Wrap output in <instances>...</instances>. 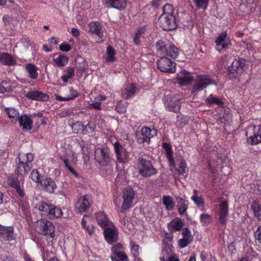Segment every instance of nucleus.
Wrapping results in <instances>:
<instances>
[{"label": "nucleus", "instance_id": "f257e3e1", "mask_svg": "<svg viewBox=\"0 0 261 261\" xmlns=\"http://www.w3.org/2000/svg\"><path fill=\"white\" fill-rule=\"evenodd\" d=\"M34 156L31 153H19L16 159L15 173L19 177L25 176L33 167Z\"/></svg>", "mask_w": 261, "mask_h": 261}, {"label": "nucleus", "instance_id": "f03ea898", "mask_svg": "<svg viewBox=\"0 0 261 261\" xmlns=\"http://www.w3.org/2000/svg\"><path fill=\"white\" fill-rule=\"evenodd\" d=\"M215 84V80L209 74L197 75L193 79L191 93L201 91L210 85Z\"/></svg>", "mask_w": 261, "mask_h": 261}, {"label": "nucleus", "instance_id": "7ed1b4c3", "mask_svg": "<svg viewBox=\"0 0 261 261\" xmlns=\"http://www.w3.org/2000/svg\"><path fill=\"white\" fill-rule=\"evenodd\" d=\"M137 169L139 174L145 178L155 175L158 173L157 169L153 167L151 161L142 157H139L138 159Z\"/></svg>", "mask_w": 261, "mask_h": 261}, {"label": "nucleus", "instance_id": "20e7f679", "mask_svg": "<svg viewBox=\"0 0 261 261\" xmlns=\"http://www.w3.org/2000/svg\"><path fill=\"white\" fill-rule=\"evenodd\" d=\"M38 208L42 216L47 217L50 219L60 218L63 214L61 208L46 202L39 203Z\"/></svg>", "mask_w": 261, "mask_h": 261}, {"label": "nucleus", "instance_id": "39448f33", "mask_svg": "<svg viewBox=\"0 0 261 261\" xmlns=\"http://www.w3.org/2000/svg\"><path fill=\"white\" fill-rule=\"evenodd\" d=\"M245 135L248 137V144L255 145L261 143V124L248 126L246 129Z\"/></svg>", "mask_w": 261, "mask_h": 261}, {"label": "nucleus", "instance_id": "423d86ee", "mask_svg": "<svg viewBox=\"0 0 261 261\" xmlns=\"http://www.w3.org/2000/svg\"><path fill=\"white\" fill-rule=\"evenodd\" d=\"M37 232L48 238L55 237V227L53 223L46 219H42L37 221L35 226Z\"/></svg>", "mask_w": 261, "mask_h": 261}, {"label": "nucleus", "instance_id": "0eeeda50", "mask_svg": "<svg viewBox=\"0 0 261 261\" xmlns=\"http://www.w3.org/2000/svg\"><path fill=\"white\" fill-rule=\"evenodd\" d=\"M246 61L243 58H239L234 60L231 65L228 67V76L231 79H236L244 71L243 68L245 65Z\"/></svg>", "mask_w": 261, "mask_h": 261}, {"label": "nucleus", "instance_id": "6e6552de", "mask_svg": "<svg viewBox=\"0 0 261 261\" xmlns=\"http://www.w3.org/2000/svg\"><path fill=\"white\" fill-rule=\"evenodd\" d=\"M156 135V129H151L147 126L143 127L140 131L136 133L137 141L139 144L149 143L150 139Z\"/></svg>", "mask_w": 261, "mask_h": 261}, {"label": "nucleus", "instance_id": "1a4fd4ad", "mask_svg": "<svg viewBox=\"0 0 261 261\" xmlns=\"http://www.w3.org/2000/svg\"><path fill=\"white\" fill-rule=\"evenodd\" d=\"M135 192L129 187H126L123 191V203L121 205L122 212H125L133 206V201L135 198Z\"/></svg>", "mask_w": 261, "mask_h": 261}, {"label": "nucleus", "instance_id": "9d476101", "mask_svg": "<svg viewBox=\"0 0 261 261\" xmlns=\"http://www.w3.org/2000/svg\"><path fill=\"white\" fill-rule=\"evenodd\" d=\"M160 27L166 31L175 29L177 27L175 17L174 15H166L162 14L159 18Z\"/></svg>", "mask_w": 261, "mask_h": 261}, {"label": "nucleus", "instance_id": "9b49d317", "mask_svg": "<svg viewBox=\"0 0 261 261\" xmlns=\"http://www.w3.org/2000/svg\"><path fill=\"white\" fill-rule=\"evenodd\" d=\"M113 146L117 159L120 163H125L130 160V152L126 150L124 145L116 142Z\"/></svg>", "mask_w": 261, "mask_h": 261}, {"label": "nucleus", "instance_id": "f8f14e48", "mask_svg": "<svg viewBox=\"0 0 261 261\" xmlns=\"http://www.w3.org/2000/svg\"><path fill=\"white\" fill-rule=\"evenodd\" d=\"M103 236L106 241L110 245L117 242L119 238V231L114 223L104 228Z\"/></svg>", "mask_w": 261, "mask_h": 261}, {"label": "nucleus", "instance_id": "ddd939ff", "mask_svg": "<svg viewBox=\"0 0 261 261\" xmlns=\"http://www.w3.org/2000/svg\"><path fill=\"white\" fill-rule=\"evenodd\" d=\"M164 103L165 108L170 112L177 113L180 109L181 102L177 96L166 95L164 97Z\"/></svg>", "mask_w": 261, "mask_h": 261}, {"label": "nucleus", "instance_id": "4468645a", "mask_svg": "<svg viewBox=\"0 0 261 261\" xmlns=\"http://www.w3.org/2000/svg\"><path fill=\"white\" fill-rule=\"evenodd\" d=\"M158 69L162 72L174 73L176 70L175 63L167 57H162L157 63Z\"/></svg>", "mask_w": 261, "mask_h": 261}, {"label": "nucleus", "instance_id": "2eb2a0df", "mask_svg": "<svg viewBox=\"0 0 261 261\" xmlns=\"http://www.w3.org/2000/svg\"><path fill=\"white\" fill-rule=\"evenodd\" d=\"M215 202H219V222L222 224L226 223L227 217L228 215V204L226 200L223 198H219Z\"/></svg>", "mask_w": 261, "mask_h": 261}, {"label": "nucleus", "instance_id": "dca6fc26", "mask_svg": "<svg viewBox=\"0 0 261 261\" xmlns=\"http://www.w3.org/2000/svg\"><path fill=\"white\" fill-rule=\"evenodd\" d=\"M92 202V198L89 195L80 197L75 205L76 211L79 213L85 212L90 207Z\"/></svg>", "mask_w": 261, "mask_h": 261}, {"label": "nucleus", "instance_id": "f3484780", "mask_svg": "<svg viewBox=\"0 0 261 261\" xmlns=\"http://www.w3.org/2000/svg\"><path fill=\"white\" fill-rule=\"evenodd\" d=\"M95 159L100 166H105L110 160L108 149L98 148L95 151Z\"/></svg>", "mask_w": 261, "mask_h": 261}, {"label": "nucleus", "instance_id": "a211bd4d", "mask_svg": "<svg viewBox=\"0 0 261 261\" xmlns=\"http://www.w3.org/2000/svg\"><path fill=\"white\" fill-rule=\"evenodd\" d=\"M37 186L42 190L49 193H54L57 187L55 181L50 177L43 178Z\"/></svg>", "mask_w": 261, "mask_h": 261}, {"label": "nucleus", "instance_id": "6ab92c4d", "mask_svg": "<svg viewBox=\"0 0 261 261\" xmlns=\"http://www.w3.org/2000/svg\"><path fill=\"white\" fill-rule=\"evenodd\" d=\"M0 238L5 241H11L15 239L14 227L0 224Z\"/></svg>", "mask_w": 261, "mask_h": 261}, {"label": "nucleus", "instance_id": "aec40b11", "mask_svg": "<svg viewBox=\"0 0 261 261\" xmlns=\"http://www.w3.org/2000/svg\"><path fill=\"white\" fill-rule=\"evenodd\" d=\"M103 4L108 8L123 10L126 5V0H102Z\"/></svg>", "mask_w": 261, "mask_h": 261}, {"label": "nucleus", "instance_id": "412c9836", "mask_svg": "<svg viewBox=\"0 0 261 261\" xmlns=\"http://www.w3.org/2000/svg\"><path fill=\"white\" fill-rule=\"evenodd\" d=\"M25 96L33 100L46 101L49 99L47 94L37 90H30L25 94Z\"/></svg>", "mask_w": 261, "mask_h": 261}, {"label": "nucleus", "instance_id": "4be33fe9", "mask_svg": "<svg viewBox=\"0 0 261 261\" xmlns=\"http://www.w3.org/2000/svg\"><path fill=\"white\" fill-rule=\"evenodd\" d=\"M95 215L98 224L103 229L113 224L103 212H99Z\"/></svg>", "mask_w": 261, "mask_h": 261}, {"label": "nucleus", "instance_id": "5701e85b", "mask_svg": "<svg viewBox=\"0 0 261 261\" xmlns=\"http://www.w3.org/2000/svg\"><path fill=\"white\" fill-rule=\"evenodd\" d=\"M61 159L70 172L75 176H78L77 173L73 168V165L76 164L77 161L76 158L74 155L73 154H68L66 157H62Z\"/></svg>", "mask_w": 261, "mask_h": 261}, {"label": "nucleus", "instance_id": "b1692460", "mask_svg": "<svg viewBox=\"0 0 261 261\" xmlns=\"http://www.w3.org/2000/svg\"><path fill=\"white\" fill-rule=\"evenodd\" d=\"M61 159L70 172L75 176H78L77 173L73 168V165L76 164L77 161L76 158L74 155L73 154H68L66 157H62Z\"/></svg>", "mask_w": 261, "mask_h": 261}, {"label": "nucleus", "instance_id": "393cba45", "mask_svg": "<svg viewBox=\"0 0 261 261\" xmlns=\"http://www.w3.org/2000/svg\"><path fill=\"white\" fill-rule=\"evenodd\" d=\"M194 77L191 74L186 71L182 70L177 77V82L181 86H187L193 83Z\"/></svg>", "mask_w": 261, "mask_h": 261}, {"label": "nucleus", "instance_id": "a878e982", "mask_svg": "<svg viewBox=\"0 0 261 261\" xmlns=\"http://www.w3.org/2000/svg\"><path fill=\"white\" fill-rule=\"evenodd\" d=\"M89 32L95 34L101 39L103 36V27L101 24L98 21H92L88 24Z\"/></svg>", "mask_w": 261, "mask_h": 261}, {"label": "nucleus", "instance_id": "bb28decb", "mask_svg": "<svg viewBox=\"0 0 261 261\" xmlns=\"http://www.w3.org/2000/svg\"><path fill=\"white\" fill-rule=\"evenodd\" d=\"M227 33L223 32L216 38L215 43L217 47V49L220 51L222 49L227 48L230 42L226 40Z\"/></svg>", "mask_w": 261, "mask_h": 261}, {"label": "nucleus", "instance_id": "cd10ccee", "mask_svg": "<svg viewBox=\"0 0 261 261\" xmlns=\"http://www.w3.org/2000/svg\"><path fill=\"white\" fill-rule=\"evenodd\" d=\"M18 122L20 126L22 127V129L27 131L31 130L32 128L33 120L31 117L27 115H21L18 119Z\"/></svg>", "mask_w": 261, "mask_h": 261}, {"label": "nucleus", "instance_id": "c85d7f7f", "mask_svg": "<svg viewBox=\"0 0 261 261\" xmlns=\"http://www.w3.org/2000/svg\"><path fill=\"white\" fill-rule=\"evenodd\" d=\"M184 226V221L180 218H176L167 224V228L169 231H178Z\"/></svg>", "mask_w": 261, "mask_h": 261}, {"label": "nucleus", "instance_id": "c756f323", "mask_svg": "<svg viewBox=\"0 0 261 261\" xmlns=\"http://www.w3.org/2000/svg\"><path fill=\"white\" fill-rule=\"evenodd\" d=\"M106 97L104 95H98L95 97L94 101L89 103L87 107L89 109L101 110V102L106 100Z\"/></svg>", "mask_w": 261, "mask_h": 261}, {"label": "nucleus", "instance_id": "7c9ffc66", "mask_svg": "<svg viewBox=\"0 0 261 261\" xmlns=\"http://www.w3.org/2000/svg\"><path fill=\"white\" fill-rule=\"evenodd\" d=\"M0 63L8 66H14L16 64L15 60L8 53H0Z\"/></svg>", "mask_w": 261, "mask_h": 261}, {"label": "nucleus", "instance_id": "2f4dec72", "mask_svg": "<svg viewBox=\"0 0 261 261\" xmlns=\"http://www.w3.org/2000/svg\"><path fill=\"white\" fill-rule=\"evenodd\" d=\"M163 147L166 151V157L169 163V165L174 167L175 164L173 159V151L171 145L168 143H164L163 144Z\"/></svg>", "mask_w": 261, "mask_h": 261}, {"label": "nucleus", "instance_id": "473e14b6", "mask_svg": "<svg viewBox=\"0 0 261 261\" xmlns=\"http://www.w3.org/2000/svg\"><path fill=\"white\" fill-rule=\"evenodd\" d=\"M24 68L29 73V76L32 79H36L38 76V68L34 64H27L24 65Z\"/></svg>", "mask_w": 261, "mask_h": 261}, {"label": "nucleus", "instance_id": "72a5a7b5", "mask_svg": "<svg viewBox=\"0 0 261 261\" xmlns=\"http://www.w3.org/2000/svg\"><path fill=\"white\" fill-rule=\"evenodd\" d=\"M136 91V87L133 84H128L125 86L124 90L122 91V96L128 99L135 95Z\"/></svg>", "mask_w": 261, "mask_h": 261}, {"label": "nucleus", "instance_id": "f704fd0d", "mask_svg": "<svg viewBox=\"0 0 261 261\" xmlns=\"http://www.w3.org/2000/svg\"><path fill=\"white\" fill-rule=\"evenodd\" d=\"M146 29L145 27H140L134 34L133 42L136 45L141 43V39L144 38Z\"/></svg>", "mask_w": 261, "mask_h": 261}, {"label": "nucleus", "instance_id": "c9c22d12", "mask_svg": "<svg viewBox=\"0 0 261 261\" xmlns=\"http://www.w3.org/2000/svg\"><path fill=\"white\" fill-rule=\"evenodd\" d=\"M53 60L58 67H64L68 63L69 59L66 56L59 55L54 56Z\"/></svg>", "mask_w": 261, "mask_h": 261}, {"label": "nucleus", "instance_id": "e433bc0d", "mask_svg": "<svg viewBox=\"0 0 261 261\" xmlns=\"http://www.w3.org/2000/svg\"><path fill=\"white\" fill-rule=\"evenodd\" d=\"M74 68L68 67L64 71V74L61 76V79L64 83H68L74 76Z\"/></svg>", "mask_w": 261, "mask_h": 261}, {"label": "nucleus", "instance_id": "4c0bfd02", "mask_svg": "<svg viewBox=\"0 0 261 261\" xmlns=\"http://www.w3.org/2000/svg\"><path fill=\"white\" fill-rule=\"evenodd\" d=\"M189 205V202L182 198H180L177 203V209L180 215H183L187 211Z\"/></svg>", "mask_w": 261, "mask_h": 261}, {"label": "nucleus", "instance_id": "58836bf2", "mask_svg": "<svg viewBox=\"0 0 261 261\" xmlns=\"http://www.w3.org/2000/svg\"><path fill=\"white\" fill-rule=\"evenodd\" d=\"M130 253L133 258L138 257L140 255L141 247L132 239L129 241Z\"/></svg>", "mask_w": 261, "mask_h": 261}, {"label": "nucleus", "instance_id": "ea45409f", "mask_svg": "<svg viewBox=\"0 0 261 261\" xmlns=\"http://www.w3.org/2000/svg\"><path fill=\"white\" fill-rule=\"evenodd\" d=\"M89 218L87 216H84L82 219V226L90 236H91L94 232V227L92 225L88 224V220Z\"/></svg>", "mask_w": 261, "mask_h": 261}, {"label": "nucleus", "instance_id": "a19ab883", "mask_svg": "<svg viewBox=\"0 0 261 261\" xmlns=\"http://www.w3.org/2000/svg\"><path fill=\"white\" fill-rule=\"evenodd\" d=\"M164 55L175 59L179 55V50L175 46L168 45L166 48V51Z\"/></svg>", "mask_w": 261, "mask_h": 261}, {"label": "nucleus", "instance_id": "79ce46f5", "mask_svg": "<svg viewBox=\"0 0 261 261\" xmlns=\"http://www.w3.org/2000/svg\"><path fill=\"white\" fill-rule=\"evenodd\" d=\"M115 50L111 46L109 45L107 48V51L105 57V61L107 62H114L115 61Z\"/></svg>", "mask_w": 261, "mask_h": 261}, {"label": "nucleus", "instance_id": "37998d69", "mask_svg": "<svg viewBox=\"0 0 261 261\" xmlns=\"http://www.w3.org/2000/svg\"><path fill=\"white\" fill-rule=\"evenodd\" d=\"M198 191L194 190L193 191V195L191 199L194 201V203L198 207L203 206L204 203V199L201 196H199Z\"/></svg>", "mask_w": 261, "mask_h": 261}, {"label": "nucleus", "instance_id": "c03bdc74", "mask_svg": "<svg viewBox=\"0 0 261 261\" xmlns=\"http://www.w3.org/2000/svg\"><path fill=\"white\" fill-rule=\"evenodd\" d=\"M163 203L167 210L171 211L173 209L175 203L170 196H164L163 197Z\"/></svg>", "mask_w": 261, "mask_h": 261}, {"label": "nucleus", "instance_id": "a18cd8bd", "mask_svg": "<svg viewBox=\"0 0 261 261\" xmlns=\"http://www.w3.org/2000/svg\"><path fill=\"white\" fill-rule=\"evenodd\" d=\"M205 101L209 105H213L215 103L221 107L224 104L221 99L215 96L212 94L209 95V96L206 99Z\"/></svg>", "mask_w": 261, "mask_h": 261}, {"label": "nucleus", "instance_id": "49530a36", "mask_svg": "<svg viewBox=\"0 0 261 261\" xmlns=\"http://www.w3.org/2000/svg\"><path fill=\"white\" fill-rule=\"evenodd\" d=\"M121 226L123 230L126 233H129L132 229V225L126 217L120 220Z\"/></svg>", "mask_w": 261, "mask_h": 261}, {"label": "nucleus", "instance_id": "de8ad7c7", "mask_svg": "<svg viewBox=\"0 0 261 261\" xmlns=\"http://www.w3.org/2000/svg\"><path fill=\"white\" fill-rule=\"evenodd\" d=\"M172 253V249L171 248V246L167 243H166L165 242H163L162 250H161V254L164 255L165 256H171Z\"/></svg>", "mask_w": 261, "mask_h": 261}, {"label": "nucleus", "instance_id": "09e8293b", "mask_svg": "<svg viewBox=\"0 0 261 261\" xmlns=\"http://www.w3.org/2000/svg\"><path fill=\"white\" fill-rule=\"evenodd\" d=\"M5 111L10 118H16L18 120L20 117L19 113L17 109L12 108H6Z\"/></svg>", "mask_w": 261, "mask_h": 261}, {"label": "nucleus", "instance_id": "8fccbe9b", "mask_svg": "<svg viewBox=\"0 0 261 261\" xmlns=\"http://www.w3.org/2000/svg\"><path fill=\"white\" fill-rule=\"evenodd\" d=\"M168 45H166L165 42L161 40H158L155 43V47L161 55H164L166 51V48Z\"/></svg>", "mask_w": 261, "mask_h": 261}, {"label": "nucleus", "instance_id": "3c124183", "mask_svg": "<svg viewBox=\"0 0 261 261\" xmlns=\"http://www.w3.org/2000/svg\"><path fill=\"white\" fill-rule=\"evenodd\" d=\"M212 216L203 213L200 216V221L203 226H207L212 221Z\"/></svg>", "mask_w": 261, "mask_h": 261}, {"label": "nucleus", "instance_id": "603ef678", "mask_svg": "<svg viewBox=\"0 0 261 261\" xmlns=\"http://www.w3.org/2000/svg\"><path fill=\"white\" fill-rule=\"evenodd\" d=\"M72 129L74 133L83 134L84 124L82 122L77 121L73 123L72 126Z\"/></svg>", "mask_w": 261, "mask_h": 261}, {"label": "nucleus", "instance_id": "864d4df0", "mask_svg": "<svg viewBox=\"0 0 261 261\" xmlns=\"http://www.w3.org/2000/svg\"><path fill=\"white\" fill-rule=\"evenodd\" d=\"M163 13L162 14H166V15H173L174 12L173 6L170 4H166L162 8Z\"/></svg>", "mask_w": 261, "mask_h": 261}, {"label": "nucleus", "instance_id": "5fc2aeb1", "mask_svg": "<svg viewBox=\"0 0 261 261\" xmlns=\"http://www.w3.org/2000/svg\"><path fill=\"white\" fill-rule=\"evenodd\" d=\"M193 1L197 8L205 10L207 8L209 0H193Z\"/></svg>", "mask_w": 261, "mask_h": 261}, {"label": "nucleus", "instance_id": "6e6d98bb", "mask_svg": "<svg viewBox=\"0 0 261 261\" xmlns=\"http://www.w3.org/2000/svg\"><path fill=\"white\" fill-rule=\"evenodd\" d=\"M31 177L37 185H39L42 179L41 178L40 175L37 169H33L32 170L31 173Z\"/></svg>", "mask_w": 261, "mask_h": 261}, {"label": "nucleus", "instance_id": "4d7b16f0", "mask_svg": "<svg viewBox=\"0 0 261 261\" xmlns=\"http://www.w3.org/2000/svg\"><path fill=\"white\" fill-rule=\"evenodd\" d=\"M181 234L182 236V239H184L185 240H187L190 243L193 241V238L191 234V232L188 228H184L182 231Z\"/></svg>", "mask_w": 261, "mask_h": 261}, {"label": "nucleus", "instance_id": "13d9d810", "mask_svg": "<svg viewBox=\"0 0 261 261\" xmlns=\"http://www.w3.org/2000/svg\"><path fill=\"white\" fill-rule=\"evenodd\" d=\"M95 128V125L94 123L90 121L86 125H84L83 134H87L91 133L94 131Z\"/></svg>", "mask_w": 261, "mask_h": 261}, {"label": "nucleus", "instance_id": "bf43d9fd", "mask_svg": "<svg viewBox=\"0 0 261 261\" xmlns=\"http://www.w3.org/2000/svg\"><path fill=\"white\" fill-rule=\"evenodd\" d=\"M8 184L9 186L14 189H16L20 186L19 181L16 177H10L8 179Z\"/></svg>", "mask_w": 261, "mask_h": 261}, {"label": "nucleus", "instance_id": "052dcab7", "mask_svg": "<svg viewBox=\"0 0 261 261\" xmlns=\"http://www.w3.org/2000/svg\"><path fill=\"white\" fill-rule=\"evenodd\" d=\"M124 247L123 245L120 243H117L113 245L111 248V251L114 254H116L119 252L123 251Z\"/></svg>", "mask_w": 261, "mask_h": 261}, {"label": "nucleus", "instance_id": "680f3d73", "mask_svg": "<svg viewBox=\"0 0 261 261\" xmlns=\"http://www.w3.org/2000/svg\"><path fill=\"white\" fill-rule=\"evenodd\" d=\"M251 209L255 217H259L261 216V206L258 204L253 203L251 205Z\"/></svg>", "mask_w": 261, "mask_h": 261}, {"label": "nucleus", "instance_id": "e2e57ef3", "mask_svg": "<svg viewBox=\"0 0 261 261\" xmlns=\"http://www.w3.org/2000/svg\"><path fill=\"white\" fill-rule=\"evenodd\" d=\"M68 90L69 94L67 96V97L69 98V100H73L79 96V92L76 90H74L72 87H69Z\"/></svg>", "mask_w": 261, "mask_h": 261}, {"label": "nucleus", "instance_id": "0e129e2a", "mask_svg": "<svg viewBox=\"0 0 261 261\" xmlns=\"http://www.w3.org/2000/svg\"><path fill=\"white\" fill-rule=\"evenodd\" d=\"M186 170H187V165H186V161L183 159H181L180 161L179 166L178 168V169H177V172L179 173L182 174L186 173Z\"/></svg>", "mask_w": 261, "mask_h": 261}, {"label": "nucleus", "instance_id": "69168bd1", "mask_svg": "<svg viewBox=\"0 0 261 261\" xmlns=\"http://www.w3.org/2000/svg\"><path fill=\"white\" fill-rule=\"evenodd\" d=\"M118 259L121 261H128V258L126 253L124 251L119 252L115 254Z\"/></svg>", "mask_w": 261, "mask_h": 261}, {"label": "nucleus", "instance_id": "338daca9", "mask_svg": "<svg viewBox=\"0 0 261 261\" xmlns=\"http://www.w3.org/2000/svg\"><path fill=\"white\" fill-rule=\"evenodd\" d=\"M59 48L62 51L68 52L71 50V47L69 44L64 43L60 45Z\"/></svg>", "mask_w": 261, "mask_h": 261}, {"label": "nucleus", "instance_id": "774afa93", "mask_svg": "<svg viewBox=\"0 0 261 261\" xmlns=\"http://www.w3.org/2000/svg\"><path fill=\"white\" fill-rule=\"evenodd\" d=\"M255 239L261 245V226L258 227L257 230L254 232Z\"/></svg>", "mask_w": 261, "mask_h": 261}]
</instances>
